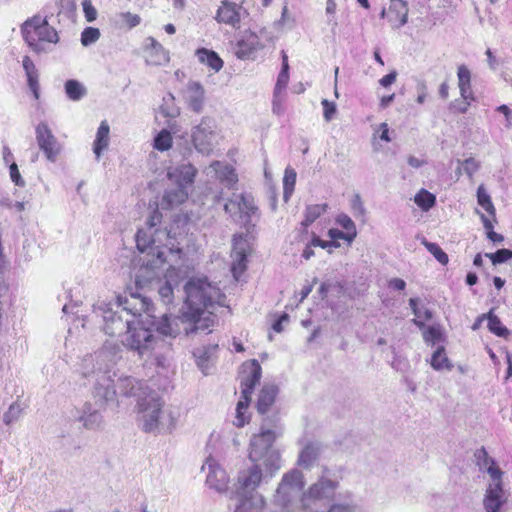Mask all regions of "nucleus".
<instances>
[{"label": "nucleus", "instance_id": "14", "mask_svg": "<svg viewBox=\"0 0 512 512\" xmlns=\"http://www.w3.org/2000/svg\"><path fill=\"white\" fill-rule=\"evenodd\" d=\"M248 15L247 10L241 3L231 0L221 1L215 15V20L220 24H225L233 29H239L241 22Z\"/></svg>", "mask_w": 512, "mask_h": 512}, {"label": "nucleus", "instance_id": "56", "mask_svg": "<svg viewBox=\"0 0 512 512\" xmlns=\"http://www.w3.org/2000/svg\"><path fill=\"white\" fill-rule=\"evenodd\" d=\"M83 12L88 22H93L97 18V10L91 0H82Z\"/></svg>", "mask_w": 512, "mask_h": 512}, {"label": "nucleus", "instance_id": "11", "mask_svg": "<svg viewBox=\"0 0 512 512\" xmlns=\"http://www.w3.org/2000/svg\"><path fill=\"white\" fill-rule=\"evenodd\" d=\"M192 143L195 149L209 155L217 143L216 123L213 119L204 117L201 122L192 129Z\"/></svg>", "mask_w": 512, "mask_h": 512}, {"label": "nucleus", "instance_id": "13", "mask_svg": "<svg viewBox=\"0 0 512 512\" xmlns=\"http://www.w3.org/2000/svg\"><path fill=\"white\" fill-rule=\"evenodd\" d=\"M224 210L236 221L248 225L252 217L257 215L258 208L251 195L234 194L233 198L225 203Z\"/></svg>", "mask_w": 512, "mask_h": 512}, {"label": "nucleus", "instance_id": "32", "mask_svg": "<svg viewBox=\"0 0 512 512\" xmlns=\"http://www.w3.org/2000/svg\"><path fill=\"white\" fill-rule=\"evenodd\" d=\"M458 88L463 99L474 100V93L471 86V72L464 64L457 69Z\"/></svg>", "mask_w": 512, "mask_h": 512}, {"label": "nucleus", "instance_id": "39", "mask_svg": "<svg viewBox=\"0 0 512 512\" xmlns=\"http://www.w3.org/2000/svg\"><path fill=\"white\" fill-rule=\"evenodd\" d=\"M173 144L171 133L167 129H162L153 139V148L160 152L168 151Z\"/></svg>", "mask_w": 512, "mask_h": 512}, {"label": "nucleus", "instance_id": "35", "mask_svg": "<svg viewBox=\"0 0 512 512\" xmlns=\"http://www.w3.org/2000/svg\"><path fill=\"white\" fill-rule=\"evenodd\" d=\"M109 133L110 127L108 123L106 121H102L97 130L93 147V151L97 160L100 158L103 150L107 149L109 145Z\"/></svg>", "mask_w": 512, "mask_h": 512}, {"label": "nucleus", "instance_id": "50", "mask_svg": "<svg viewBox=\"0 0 512 512\" xmlns=\"http://www.w3.org/2000/svg\"><path fill=\"white\" fill-rule=\"evenodd\" d=\"M423 244L427 250L437 259L438 262L443 265L448 263V255L441 249L438 244L428 241H424Z\"/></svg>", "mask_w": 512, "mask_h": 512}, {"label": "nucleus", "instance_id": "46", "mask_svg": "<svg viewBox=\"0 0 512 512\" xmlns=\"http://www.w3.org/2000/svg\"><path fill=\"white\" fill-rule=\"evenodd\" d=\"M488 328L497 336L506 337L509 331L506 327L502 326L500 319L490 311L487 314Z\"/></svg>", "mask_w": 512, "mask_h": 512}, {"label": "nucleus", "instance_id": "6", "mask_svg": "<svg viewBox=\"0 0 512 512\" xmlns=\"http://www.w3.org/2000/svg\"><path fill=\"white\" fill-rule=\"evenodd\" d=\"M137 418L142 430L147 433H160L174 427V418L166 415L164 401L155 391L144 392L137 400Z\"/></svg>", "mask_w": 512, "mask_h": 512}, {"label": "nucleus", "instance_id": "54", "mask_svg": "<svg viewBox=\"0 0 512 512\" xmlns=\"http://www.w3.org/2000/svg\"><path fill=\"white\" fill-rule=\"evenodd\" d=\"M118 18L121 22L125 23L129 28L136 27L140 24L141 18L137 14L131 12H121L118 14Z\"/></svg>", "mask_w": 512, "mask_h": 512}, {"label": "nucleus", "instance_id": "36", "mask_svg": "<svg viewBox=\"0 0 512 512\" xmlns=\"http://www.w3.org/2000/svg\"><path fill=\"white\" fill-rule=\"evenodd\" d=\"M196 55L201 63L206 64L215 72L220 71L223 67L222 59L212 50L201 48L197 50Z\"/></svg>", "mask_w": 512, "mask_h": 512}, {"label": "nucleus", "instance_id": "7", "mask_svg": "<svg viewBox=\"0 0 512 512\" xmlns=\"http://www.w3.org/2000/svg\"><path fill=\"white\" fill-rule=\"evenodd\" d=\"M23 38L36 53L47 52L50 45L59 41L57 31L48 24L46 18L34 16L22 25Z\"/></svg>", "mask_w": 512, "mask_h": 512}, {"label": "nucleus", "instance_id": "2", "mask_svg": "<svg viewBox=\"0 0 512 512\" xmlns=\"http://www.w3.org/2000/svg\"><path fill=\"white\" fill-rule=\"evenodd\" d=\"M137 248L141 253H146V259L136 274V285L142 287L150 282L158 276V270L167 265L166 281L159 287L158 293L164 304H171L174 287L190 271L182 249L174 244V240L165 231H158L151 241L145 233L140 232L137 237Z\"/></svg>", "mask_w": 512, "mask_h": 512}, {"label": "nucleus", "instance_id": "12", "mask_svg": "<svg viewBox=\"0 0 512 512\" xmlns=\"http://www.w3.org/2000/svg\"><path fill=\"white\" fill-rule=\"evenodd\" d=\"M327 473L328 470L325 468L318 480L303 491L301 500L304 505L309 501H330L334 499L339 488V481L330 478Z\"/></svg>", "mask_w": 512, "mask_h": 512}, {"label": "nucleus", "instance_id": "19", "mask_svg": "<svg viewBox=\"0 0 512 512\" xmlns=\"http://www.w3.org/2000/svg\"><path fill=\"white\" fill-rule=\"evenodd\" d=\"M110 385L116 390V397H137L139 399L141 396H144V392L150 391V389L144 387L142 382L131 376H121L117 379L116 383L112 378Z\"/></svg>", "mask_w": 512, "mask_h": 512}, {"label": "nucleus", "instance_id": "27", "mask_svg": "<svg viewBox=\"0 0 512 512\" xmlns=\"http://www.w3.org/2000/svg\"><path fill=\"white\" fill-rule=\"evenodd\" d=\"M278 394V387L274 384H265L257 399V411L260 414L267 413L274 404Z\"/></svg>", "mask_w": 512, "mask_h": 512}, {"label": "nucleus", "instance_id": "59", "mask_svg": "<svg viewBox=\"0 0 512 512\" xmlns=\"http://www.w3.org/2000/svg\"><path fill=\"white\" fill-rule=\"evenodd\" d=\"M472 101L463 98L461 100L456 99L451 103V108L458 113H466Z\"/></svg>", "mask_w": 512, "mask_h": 512}, {"label": "nucleus", "instance_id": "20", "mask_svg": "<svg viewBox=\"0 0 512 512\" xmlns=\"http://www.w3.org/2000/svg\"><path fill=\"white\" fill-rule=\"evenodd\" d=\"M196 175L197 169L190 163H182L167 170V178L172 184L187 189L194 183Z\"/></svg>", "mask_w": 512, "mask_h": 512}, {"label": "nucleus", "instance_id": "52", "mask_svg": "<svg viewBox=\"0 0 512 512\" xmlns=\"http://www.w3.org/2000/svg\"><path fill=\"white\" fill-rule=\"evenodd\" d=\"M286 99L285 92H273L272 111L274 114L280 116L284 113V102Z\"/></svg>", "mask_w": 512, "mask_h": 512}, {"label": "nucleus", "instance_id": "17", "mask_svg": "<svg viewBox=\"0 0 512 512\" xmlns=\"http://www.w3.org/2000/svg\"><path fill=\"white\" fill-rule=\"evenodd\" d=\"M249 253L250 244L247 238L242 234L234 236L231 252V271L236 280L239 279L247 268V256Z\"/></svg>", "mask_w": 512, "mask_h": 512}, {"label": "nucleus", "instance_id": "45", "mask_svg": "<svg viewBox=\"0 0 512 512\" xmlns=\"http://www.w3.org/2000/svg\"><path fill=\"white\" fill-rule=\"evenodd\" d=\"M327 204H315L310 205L306 208L305 211V219L302 224L304 226H309L312 224L321 214L326 211Z\"/></svg>", "mask_w": 512, "mask_h": 512}, {"label": "nucleus", "instance_id": "38", "mask_svg": "<svg viewBox=\"0 0 512 512\" xmlns=\"http://www.w3.org/2000/svg\"><path fill=\"white\" fill-rule=\"evenodd\" d=\"M65 92L67 97L72 101H79L83 98L87 90L85 86L77 80H68L65 83Z\"/></svg>", "mask_w": 512, "mask_h": 512}, {"label": "nucleus", "instance_id": "47", "mask_svg": "<svg viewBox=\"0 0 512 512\" xmlns=\"http://www.w3.org/2000/svg\"><path fill=\"white\" fill-rule=\"evenodd\" d=\"M23 407L22 405L16 401L13 402L8 410L3 415V422L6 425H11L12 423L18 421L22 415Z\"/></svg>", "mask_w": 512, "mask_h": 512}, {"label": "nucleus", "instance_id": "24", "mask_svg": "<svg viewBox=\"0 0 512 512\" xmlns=\"http://www.w3.org/2000/svg\"><path fill=\"white\" fill-rule=\"evenodd\" d=\"M145 52L146 62L150 65H161L169 60L168 52L153 37L146 39Z\"/></svg>", "mask_w": 512, "mask_h": 512}, {"label": "nucleus", "instance_id": "43", "mask_svg": "<svg viewBox=\"0 0 512 512\" xmlns=\"http://www.w3.org/2000/svg\"><path fill=\"white\" fill-rule=\"evenodd\" d=\"M414 201L422 210L428 211L435 205L436 198L432 193L422 189L415 195Z\"/></svg>", "mask_w": 512, "mask_h": 512}, {"label": "nucleus", "instance_id": "31", "mask_svg": "<svg viewBox=\"0 0 512 512\" xmlns=\"http://www.w3.org/2000/svg\"><path fill=\"white\" fill-rule=\"evenodd\" d=\"M188 198V189L183 186H175V188L167 189L162 197L161 206L169 209L180 205Z\"/></svg>", "mask_w": 512, "mask_h": 512}, {"label": "nucleus", "instance_id": "16", "mask_svg": "<svg viewBox=\"0 0 512 512\" xmlns=\"http://www.w3.org/2000/svg\"><path fill=\"white\" fill-rule=\"evenodd\" d=\"M94 400L96 399L94 398ZM107 404L108 403L101 404L98 401H95V403L85 402L78 410V416L76 417V420L82 423L83 427L87 430H101L105 423L101 409L104 408Z\"/></svg>", "mask_w": 512, "mask_h": 512}, {"label": "nucleus", "instance_id": "5", "mask_svg": "<svg viewBox=\"0 0 512 512\" xmlns=\"http://www.w3.org/2000/svg\"><path fill=\"white\" fill-rule=\"evenodd\" d=\"M121 359V348L113 341H106L101 349L83 358L80 372L85 378H94L93 398L101 404L113 402L116 390L110 384L115 373L113 367Z\"/></svg>", "mask_w": 512, "mask_h": 512}, {"label": "nucleus", "instance_id": "64", "mask_svg": "<svg viewBox=\"0 0 512 512\" xmlns=\"http://www.w3.org/2000/svg\"><path fill=\"white\" fill-rule=\"evenodd\" d=\"M27 83L31 91L33 92L36 99L39 97V83H38V74L27 76Z\"/></svg>", "mask_w": 512, "mask_h": 512}, {"label": "nucleus", "instance_id": "53", "mask_svg": "<svg viewBox=\"0 0 512 512\" xmlns=\"http://www.w3.org/2000/svg\"><path fill=\"white\" fill-rule=\"evenodd\" d=\"M486 256L490 258L494 265L501 264L512 259V250L500 249L495 253H487Z\"/></svg>", "mask_w": 512, "mask_h": 512}, {"label": "nucleus", "instance_id": "58", "mask_svg": "<svg viewBox=\"0 0 512 512\" xmlns=\"http://www.w3.org/2000/svg\"><path fill=\"white\" fill-rule=\"evenodd\" d=\"M475 455L478 459L479 465L482 467L488 468L490 465L495 464V460L488 455V452L483 447L479 449Z\"/></svg>", "mask_w": 512, "mask_h": 512}, {"label": "nucleus", "instance_id": "21", "mask_svg": "<svg viewBox=\"0 0 512 512\" xmlns=\"http://www.w3.org/2000/svg\"><path fill=\"white\" fill-rule=\"evenodd\" d=\"M204 173L215 177L227 188H233L238 181L234 168L220 161H213L205 168Z\"/></svg>", "mask_w": 512, "mask_h": 512}, {"label": "nucleus", "instance_id": "40", "mask_svg": "<svg viewBox=\"0 0 512 512\" xmlns=\"http://www.w3.org/2000/svg\"><path fill=\"white\" fill-rule=\"evenodd\" d=\"M288 82H289L288 57L285 52H282V69L277 77L274 91L285 92Z\"/></svg>", "mask_w": 512, "mask_h": 512}, {"label": "nucleus", "instance_id": "57", "mask_svg": "<svg viewBox=\"0 0 512 512\" xmlns=\"http://www.w3.org/2000/svg\"><path fill=\"white\" fill-rule=\"evenodd\" d=\"M462 170L469 177H472L473 174L479 169V163L472 157L465 159L462 163Z\"/></svg>", "mask_w": 512, "mask_h": 512}, {"label": "nucleus", "instance_id": "3", "mask_svg": "<svg viewBox=\"0 0 512 512\" xmlns=\"http://www.w3.org/2000/svg\"><path fill=\"white\" fill-rule=\"evenodd\" d=\"M281 434L276 418L263 420L259 433L250 440V464L238 472L236 491L257 492L262 481L271 479L280 470L281 455L272 446Z\"/></svg>", "mask_w": 512, "mask_h": 512}, {"label": "nucleus", "instance_id": "30", "mask_svg": "<svg viewBox=\"0 0 512 512\" xmlns=\"http://www.w3.org/2000/svg\"><path fill=\"white\" fill-rule=\"evenodd\" d=\"M322 447L318 442H309L301 450L298 457V465L309 469L318 460Z\"/></svg>", "mask_w": 512, "mask_h": 512}, {"label": "nucleus", "instance_id": "28", "mask_svg": "<svg viewBox=\"0 0 512 512\" xmlns=\"http://www.w3.org/2000/svg\"><path fill=\"white\" fill-rule=\"evenodd\" d=\"M502 493V486L500 484L489 486L483 502L486 512H500V508L504 503Z\"/></svg>", "mask_w": 512, "mask_h": 512}, {"label": "nucleus", "instance_id": "62", "mask_svg": "<svg viewBox=\"0 0 512 512\" xmlns=\"http://www.w3.org/2000/svg\"><path fill=\"white\" fill-rule=\"evenodd\" d=\"M496 110L505 116V127L510 129L512 127V111L507 105H500Z\"/></svg>", "mask_w": 512, "mask_h": 512}, {"label": "nucleus", "instance_id": "25", "mask_svg": "<svg viewBox=\"0 0 512 512\" xmlns=\"http://www.w3.org/2000/svg\"><path fill=\"white\" fill-rule=\"evenodd\" d=\"M387 18L395 28L405 25L408 20L407 3L403 0H391L387 10Z\"/></svg>", "mask_w": 512, "mask_h": 512}, {"label": "nucleus", "instance_id": "60", "mask_svg": "<svg viewBox=\"0 0 512 512\" xmlns=\"http://www.w3.org/2000/svg\"><path fill=\"white\" fill-rule=\"evenodd\" d=\"M432 318V313L427 308H420V316L415 317L413 319L414 324H416L419 328H424V321H428Z\"/></svg>", "mask_w": 512, "mask_h": 512}, {"label": "nucleus", "instance_id": "9", "mask_svg": "<svg viewBox=\"0 0 512 512\" xmlns=\"http://www.w3.org/2000/svg\"><path fill=\"white\" fill-rule=\"evenodd\" d=\"M143 324L144 321L140 318V325H133L122 343L127 349L136 353L139 358L148 360L152 357L153 350L157 348L159 338Z\"/></svg>", "mask_w": 512, "mask_h": 512}, {"label": "nucleus", "instance_id": "1", "mask_svg": "<svg viewBox=\"0 0 512 512\" xmlns=\"http://www.w3.org/2000/svg\"><path fill=\"white\" fill-rule=\"evenodd\" d=\"M184 291L186 298L181 315H164L157 325V331L170 337L181 333L190 335L198 331L210 333L216 324L212 309L215 305L223 304L224 295L206 277L191 278L184 286Z\"/></svg>", "mask_w": 512, "mask_h": 512}, {"label": "nucleus", "instance_id": "63", "mask_svg": "<svg viewBox=\"0 0 512 512\" xmlns=\"http://www.w3.org/2000/svg\"><path fill=\"white\" fill-rule=\"evenodd\" d=\"M487 472L492 478V480L495 482L494 484H500V486H502L501 478L503 473L498 467H496L495 464L490 465L487 468Z\"/></svg>", "mask_w": 512, "mask_h": 512}, {"label": "nucleus", "instance_id": "51", "mask_svg": "<svg viewBox=\"0 0 512 512\" xmlns=\"http://www.w3.org/2000/svg\"><path fill=\"white\" fill-rule=\"evenodd\" d=\"M100 38V31L98 28L87 27L81 33V43L83 46H89L95 43Z\"/></svg>", "mask_w": 512, "mask_h": 512}, {"label": "nucleus", "instance_id": "44", "mask_svg": "<svg viewBox=\"0 0 512 512\" xmlns=\"http://www.w3.org/2000/svg\"><path fill=\"white\" fill-rule=\"evenodd\" d=\"M336 223L348 233L347 241L352 242L357 235L356 226L352 219L346 214H340L336 218Z\"/></svg>", "mask_w": 512, "mask_h": 512}, {"label": "nucleus", "instance_id": "8", "mask_svg": "<svg viewBox=\"0 0 512 512\" xmlns=\"http://www.w3.org/2000/svg\"><path fill=\"white\" fill-rule=\"evenodd\" d=\"M262 369L257 360L246 362L242 366L241 376V398L236 407V418L234 424L243 427L249 421L247 409L251 400L254 387L261 379Z\"/></svg>", "mask_w": 512, "mask_h": 512}, {"label": "nucleus", "instance_id": "49", "mask_svg": "<svg viewBox=\"0 0 512 512\" xmlns=\"http://www.w3.org/2000/svg\"><path fill=\"white\" fill-rule=\"evenodd\" d=\"M480 215L484 228L487 230V237L492 242H502L504 237L501 234H498L493 231V218L490 219L483 213L477 212Z\"/></svg>", "mask_w": 512, "mask_h": 512}, {"label": "nucleus", "instance_id": "26", "mask_svg": "<svg viewBox=\"0 0 512 512\" xmlns=\"http://www.w3.org/2000/svg\"><path fill=\"white\" fill-rule=\"evenodd\" d=\"M218 349L217 344H210L207 346H202L196 348L193 352V355L196 359L197 366L201 369V371L207 375L211 368L212 359L215 356Z\"/></svg>", "mask_w": 512, "mask_h": 512}, {"label": "nucleus", "instance_id": "22", "mask_svg": "<svg viewBox=\"0 0 512 512\" xmlns=\"http://www.w3.org/2000/svg\"><path fill=\"white\" fill-rule=\"evenodd\" d=\"M237 504L234 512H262L265 500L258 492L236 491Z\"/></svg>", "mask_w": 512, "mask_h": 512}, {"label": "nucleus", "instance_id": "34", "mask_svg": "<svg viewBox=\"0 0 512 512\" xmlns=\"http://www.w3.org/2000/svg\"><path fill=\"white\" fill-rule=\"evenodd\" d=\"M161 219H162V214L159 212V210L158 209L153 210V212L151 213L150 217L147 220V229H139L136 234V238L138 237V234L140 232H143L146 234L147 238L151 241L155 237V234L158 231H165L166 233H168L169 237L172 240H174V244L177 247H179L176 239L170 235L169 231H167L166 229L156 228V226L161 223Z\"/></svg>", "mask_w": 512, "mask_h": 512}, {"label": "nucleus", "instance_id": "61", "mask_svg": "<svg viewBox=\"0 0 512 512\" xmlns=\"http://www.w3.org/2000/svg\"><path fill=\"white\" fill-rule=\"evenodd\" d=\"M22 65H23V69L25 71L26 76H32V75L38 74L36 66L29 56L23 57Z\"/></svg>", "mask_w": 512, "mask_h": 512}, {"label": "nucleus", "instance_id": "10", "mask_svg": "<svg viewBox=\"0 0 512 512\" xmlns=\"http://www.w3.org/2000/svg\"><path fill=\"white\" fill-rule=\"evenodd\" d=\"M304 484V475L300 470L292 469L286 472L276 490L275 504L289 512L292 504L303 490Z\"/></svg>", "mask_w": 512, "mask_h": 512}, {"label": "nucleus", "instance_id": "4", "mask_svg": "<svg viewBox=\"0 0 512 512\" xmlns=\"http://www.w3.org/2000/svg\"><path fill=\"white\" fill-rule=\"evenodd\" d=\"M152 303L140 292H125L115 303L99 302L94 313L104 321L103 330L110 336L127 334L133 325H140L143 314L151 316Z\"/></svg>", "mask_w": 512, "mask_h": 512}, {"label": "nucleus", "instance_id": "15", "mask_svg": "<svg viewBox=\"0 0 512 512\" xmlns=\"http://www.w3.org/2000/svg\"><path fill=\"white\" fill-rule=\"evenodd\" d=\"M35 134L39 149L50 162H55L62 147L47 123L40 122L35 128Z\"/></svg>", "mask_w": 512, "mask_h": 512}, {"label": "nucleus", "instance_id": "29", "mask_svg": "<svg viewBox=\"0 0 512 512\" xmlns=\"http://www.w3.org/2000/svg\"><path fill=\"white\" fill-rule=\"evenodd\" d=\"M261 47L258 37L254 33H251L238 41L235 55L242 60L249 59L251 55Z\"/></svg>", "mask_w": 512, "mask_h": 512}, {"label": "nucleus", "instance_id": "37", "mask_svg": "<svg viewBox=\"0 0 512 512\" xmlns=\"http://www.w3.org/2000/svg\"><path fill=\"white\" fill-rule=\"evenodd\" d=\"M430 364L432 368L437 371L443 369L451 370L453 368V365L446 356L445 349L443 346L438 347L437 350L432 354Z\"/></svg>", "mask_w": 512, "mask_h": 512}, {"label": "nucleus", "instance_id": "55", "mask_svg": "<svg viewBox=\"0 0 512 512\" xmlns=\"http://www.w3.org/2000/svg\"><path fill=\"white\" fill-rule=\"evenodd\" d=\"M321 104L323 106V117L327 122H330L336 114V104L327 99H323Z\"/></svg>", "mask_w": 512, "mask_h": 512}, {"label": "nucleus", "instance_id": "23", "mask_svg": "<svg viewBox=\"0 0 512 512\" xmlns=\"http://www.w3.org/2000/svg\"><path fill=\"white\" fill-rule=\"evenodd\" d=\"M184 99L188 107L196 113H200L203 109L205 91L198 82L188 83L184 91Z\"/></svg>", "mask_w": 512, "mask_h": 512}, {"label": "nucleus", "instance_id": "33", "mask_svg": "<svg viewBox=\"0 0 512 512\" xmlns=\"http://www.w3.org/2000/svg\"><path fill=\"white\" fill-rule=\"evenodd\" d=\"M169 355V345L164 340L159 338L157 341V348L153 350L152 357L145 361L150 362L151 364H155L160 368H167L169 366Z\"/></svg>", "mask_w": 512, "mask_h": 512}, {"label": "nucleus", "instance_id": "18", "mask_svg": "<svg viewBox=\"0 0 512 512\" xmlns=\"http://www.w3.org/2000/svg\"><path fill=\"white\" fill-rule=\"evenodd\" d=\"M202 470L207 471L206 483L210 488L216 491L226 490L229 481L228 475L213 458L206 460Z\"/></svg>", "mask_w": 512, "mask_h": 512}, {"label": "nucleus", "instance_id": "48", "mask_svg": "<svg viewBox=\"0 0 512 512\" xmlns=\"http://www.w3.org/2000/svg\"><path fill=\"white\" fill-rule=\"evenodd\" d=\"M423 329V339L426 343L435 345L442 341V332L439 326H428Z\"/></svg>", "mask_w": 512, "mask_h": 512}, {"label": "nucleus", "instance_id": "41", "mask_svg": "<svg viewBox=\"0 0 512 512\" xmlns=\"http://www.w3.org/2000/svg\"><path fill=\"white\" fill-rule=\"evenodd\" d=\"M477 201L478 204L495 220L496 210L491 201L490 195L486 192L483 185H480L477 189Z\"/></svg>", "mask_w": 512, "mask_h": 512}, {"label": "nucleus", "instance_id": "42", "mask_svg": "<svg viewBox=\"0 0 512 512\" xmlns=\"http://www.w3.org/2000/svg\"><path fill=\"white\" fill-rule=\"evenodd\" d=\"M296 171L291 168L287 167L285 169L284 178H283V188H284V200L288 201L290 196L292 195L296 183Z\"/></svg>", "mask_w": 512, "mask_h": 512}]
</instances>
